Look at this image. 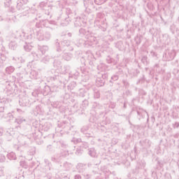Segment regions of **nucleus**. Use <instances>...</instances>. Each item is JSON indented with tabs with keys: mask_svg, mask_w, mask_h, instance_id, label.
Listing matches in <instances>:
<instances>
[{
	"mask_svg": "<svg viewBox=\"0 0 179 179\" xmlns=\"http://www.w3.org/2000/svg\"><path fill=\"white\" fill-rule=\"evenodd\" d=\"M6 72L7 73H13L15 72V67L13 66H8L6 69Z\"/></svg>",
	"mask_w": 179,
	"mask_h": 179,
	"instance_id": "obj_14",
	"label": "nucleus"
},
{
	"mask_svg": "<svg viewBox=\"0 0 179 179\" xmlns=\"http://www.w3.org/2000/svg\"><path fill=\"white\" fill-rule=\"evenodd\" d=\"M51 148H52L51 145H48V150L51 151Z\"/></svg>",
	"mask_w": 179,
	"mask_h": 179,
	"instance_id": "obj_41",
	"label": "nucleus"
},
{
	"mask_svg": "<svg viewBox=\"0 0 179 179\" xmlns=\"http://www.w3.org/2000/svg\"><path fill=\"white\" fill-rule=\"evenodd\" d=\"M106 2V0H94V3L96 5H102V3H104Z\"/></svg>",
	"mask_w": 179,
	"mask_h": 179,
	"instance_id": "obj_22",
	"label": "nucleus"
},
{
	"mask_svg": "<svg viewBox=\"0 0 179 179\" xmlns=\"http://www.w3.org/2000/svg\"><path fill=\"white\" fill-rule=\"evenodd\" d=\"M36 38L38 41H48L51 38V33L48 31H38L36 33Z\"/></svg>",
	"mask_w": 179,
	"mask_h": 179,
	"instance_id": "obj_2",
	"label": "nucleus"
},
{
	"mask_svg": "<svg viewBox=\"0 0 179 179\" xmlns=\"http://www.w3.org/2000/svg\"><path fill=\"white\" fill-rule=\"evenodd\" d=\"M103 85H104V83L101 80V83L98 84V86H103Z\"/></svg>",
	"mask_w": 179,
	"mask_h": 179,
	"instance_id": "obj_40",
	"label": "nucleus"
},
{
	"mask_svg": "<svg viewBox=\"0 0 179 179\" xmlns=\"http://www.w3.org/2000/svg\"><path fill=\"white\" fill-rule=\"evenodd\" d=\"M22 145H26V143H22Z\"/></svg>",
	"mask_w": 179,
	"mask_h": 179,
	"instance_id": "obj_51",
	"label": "nucleus"
},
{
	"mask_svg": "<svg viewBox=\"0 0 179 179\" xmlns=\"http://www.w3.org/2000/svg\"><path fill=\"white\" fill-rule=\"evenodd\" d=\"M31 77L32 78V79H37V78L38 77V73L34 70H32L31 71Z\"/></svg>",
	"mask_w": 179,
	"mask_h": 179,
	"instance_id": "obj_12",
	"label": "nucleus"
},
{
	"mask_svg": "<svg viewBox=\"0 0 179 179\" xmlns=\"http://www.w3.org/2000/svg\"><path fill=\"white\" fill-rule=\"evenodd\" d=\"M1 117H4L5 118H6V116H5V115H2V116Z\"/></svg>",
	"mask_w": 179,
	"mask_h": 179,
	"instance_id": "obj_49",
	"label": "nucleus"
},
{
	"mask_svg": "<svg viewBox=\"0 0 179 179\" xmlns=\"http://www.w3.org/2000/svg\"><path fill=\"white\" fill-rule=\"evenodd\" d=\"M3 134V129H0V136H2Z\"/></svg>",
	"mask_w": 179,
	"mask_h": 179,
	"instance_id": "obj_38",
	"label": "nucleus"
},
{
	"mask_svg": "<svg viewBox=\"0 0 179 179\" xmlns=\"http://www.w3.org/2000/svg\"><path fill=\"white\" fill-rule=\"evenodd\" d=\"M111 79H112V80H114V81L118 80V76H117V75L113 76L111 77Z\"/></svg>",
	"mask_w": 179,
	"mask_h": 179,
	"instance_id": "obj_33",
	"label": "nucleus"
},
{
	"mask_svg": "<svg viewBox=\"0 0 179 179\" xmlns=\"http://www.w3.org/2000/svg\"><path fill=\"white\" fill-rule=\"evenodd\" d=\"M76 26H80V24H79V21L76 20L75 22Z\"/></svg>",
	"mask_w": 179,
	"mask_h": 179,
	"instance_id": "obj_39",
	"label": "nucleus"
},
{
	"mask_svg": "<svg viewBox=\"0 0 179 179\" xmlns=\"http://www.w3.org/2000/svg\"><path fill=\"white\" fill-rule=\"evenodd\" d=\"M23 104H26V102H23Z\"/></svg>",
	"mask_w": 179,
	"mask_h": 179,
	"instance_id": "obj_53",
	"label": "nucleus"
},
{
	"mask_svg": "<svg viewBox=\"0 0 179 179\" xmlns=\"http://www.w3.org/2000/svg\"><path fill=\"white\" fill-rule=\"evenodd\" d=\"M50 61V57L48 56H46L45 57H43L42 59V62H44L45 64H47Z\"/></svg>",
	"mask_w": 179,
	"mask_h": 179,
	"instance_id": "obj_29",
	"label": "nucleus"
},
{
	"mask_svg": "<svg viewBox=\"0 0 179 179\" xmlns=\"http://www.w3.org/2000/svg\"><path fill=\"white\" fill-rule=\"evenodd\" d=\"M0 177H5V167H0Z\"/></svg>",
	"mask_w": 179,
	"mask_h": 179,
	"instance_id": "obj_19",
	"label": "nucleus"
},
{
	"mask_svg": "<svg viewBox=\"0 0 179 179\" xmlns=\"http://www.w3.org/2000/svg\"><path fill=\"white\" fill-rule=\"evenodd\" d=\"M11 3H12V0H6V2H4L5 6H7V8H9Z\"/></svg>",
	"mask_w": 179,
	"mask_h": 179,
	"instance_id": "obj_23",
	"label": "nucleus"
},
{
	"mask_svg": "<svg viewBox=\"0 0 179 179\" xmlns=\"http://www.w3.org/2000/svg\"><path fill=\"white\" fill-rule=\"evenodd\" d=\"M41 25L44 26V27H48V29H51V30H55L57 29V22L55 21H48L45 20L41 22V25L36 23V27H41Z\"/></svg>",
	"mask_w": 179,
	"mask_h": 179,
	"instance_id": "obj_3",
	"label": "nucleus"
},
{
	"mask_svg": "<svg viewBox=\"0 0 179 179\" xmlns=\"http://www.w3.org/2000/svg\"><path fill=\"white\" fill-rule=\"evenodd\" d=\"M74 179H82V176L80 175H76Z\"/></svg>",
	"mask_w": 179,
	"mask_h": 179,
	"instance_id": "obj_35",
	"label": "nucleus"
},
{
	"mask_svg": "<svg viewBox=\"0 0 179 179\" xmlns=\"http://www.w3.org/2000/svg\"><path fill=\"white\" fill-rule=\"evenodd\" d=\"M68 36H69V37H72V34L69 33V34H68Z\"/></svg>",
	"mask_w": 179,
	"mask_h": 179,
	"instance_id": "obj_43",
	"label": "nucleus"
},
{
	"mask_svg": "<svg viewBox=\"0 0 179 179\" xmlns=\"http://www.w3.org/2000/svg\"><path fill=\"white\" fill-rule=\"evenodd\" d=\"M31 55H32V57H34V59L35 61H37L39 58L38 55H37V53H36V52H32Z\"/></svg>",
	"mask_w": 179,
	"mask_h": 179,
	"instance_id": "obj_25",
	"label": "nucleus"
},
{
	"mask_svg": "<svg viewBox=\"0 0 179 179\" xmlns=\"http://www.w3.org/2000/svg\"><path fill=\"white\" fill-rule=\"evenodd\" d=\"M66 156V152H64V154H57L52 157V162H55V163H59L62 159V157H65Z\"/></svg>",
	"mask_w": 179,
	"mask_h": 179,
	"instance_id": "obj_5",
	"label": "nucleus"
},
{
	"mask_svg": "<svg viewBox=\"0 0 179 179\" xmlns=\"http://www.w3.org/2000/svg\"><path fill=\"white\" fill-rule=\"evenodd\" d=\"M7 157L10 160H16V154H15L13 152H11L7 155Z\"/></svg>",
	"mask_w": 179,
	"mask_h": 179,
	"instance_id": "obj_9",
	"label": "nucleus"
},
{
	"mask_svg": "<svg viewBox=\"0 0 179 179\" xmlns=\"http://www.w3.org/2000/svg\"><path fill=\"white\" fill-rule=\"evenodd\" d=\"M124 108H125V107H126V106H125V104L124 105Z\"/></svg>",
	"mask_w": 179,
	"mask_h": 179,
	"instance_id": "obj_56",
	"label": "nucleus"
},
{
	"mask_svg": "<svg viewBox=\"0 0 179 179\" xmlns=\"http://www.w3.org/2000/svg\"><path fill=\"white\" fill-rule=\"evenodd\" d=\"M17 79H19L20 80V79H23V75H22V73H17Z\"/></svg>",
	"mask_w": 179,
	"mask_h": 179,
	"instance_id": "obj_32",
	"label": "nucleus"
},
{
	"mask_svg": "<svg viewBox=\"0 0 179 179\" xmlns=\"http://www.w3.org/2000/svg\"><path fill=\"white\" fill-rule=\"evenodd\" d=\"M88 155L91 156V157H96L97 153L96 152V150L94 148H90L88 152Z\"/></svg>",
	"mask_w": 179,
	"mask_h": 179,
	"instance_id": "obj_8",
	"label": "nucleus"
},
{
	"mask_svg": "<svg viewBox=\"0 0 179 179\" xmlns=\"http://www.w3.org/2000/svg\"><path fill=\"white\" fill-rule=\"evenodd\" d=\"M63 58L65 61H71L72 59V54L69 52H64L63 55Z\"/></svg>",
	"mask_w": 179,
	"mask_h": 179,
	"instance_id": "obj_7",
	"label": "nucleus"
},
{
	"mask_svg": "<svg viewBox=\"0 0 179 179\" xmlns=\"http://www.w3.org/2000/svg\"><path fill=\"white\" fill-rule=\"evenodd\" d=\"M39 50H40L41 52L43 55H44V54H45V52H46V51H48V46H45V45H44V46H40V47H39Z\"/></svg>",
	"mask_w": 179,
	"mask_h": 179,
	"instance_id": "obj_11",
	"label": "nucleus"
},
{
	"mask_svg": "<svg viewBox=\"0 0 179 179\" xmlns=\"http://www.w3.org/2000/svg\"><path fill=\"white\" fill-rule=\"evenodd\" d=\"M62 45H63V47H69V45H71V42L69 41L64 40L62 42Z\"/></svg>",
	"mask_w": 179,
	"mask_h": 179,
	"instance_id": "obj_16",
	"label": "nucleus"
},
{
	"mask_svg": "<svg viewBox=\"0 0 179 179\" xmlns=\"http://www.w3.org/2000/svg\"><path fill=\"white\" fill-rule=\"evenodd\" d=\"M147 58H148L147 57H143L142 61H146Z\"/></svg>",
	"mask_w": 179,
	"mask_h": 179,
	"instance_id": "obj_42",
	"label": "nucleus"
},
{
	"mask_svg": "<svg viewBox=\"0 0 179 179\" xmlns=\"http://www.w3.org/2000/svg\"><path fill=\"white\" fill-rule=\"evenodd\" d=\"M174 128H179V123L178 122H176L174 124Z\"/></svg>",
	"mask_w": 179,
	"mask_h": 179,
	"instance_id": "obj_36",
	"label": "nucleus"
},
{
	"mask_svg": "<svg viewBox=\"0 0 179 179\" xmlns=\"http://www.w3.org/2000/svg\"><path fill=\"white\" fill-rule=\"evenodd\" d=\"M106 61L108 64H113V61H114V59L111 58L110 56H108L106 58Z\"/></svg>",
	"mask_w": 179,
	"mask_h": 179,
	"instance_id": "obj_27",
	"label": "nucleus"
},
{
	"mask_svg": "<svg viewBox=\"0 0 179 179\" xmlns=\"http://www.w3.org/2000/svg\"><path fill=\"white\" fill-rule=\"evenodd\" d=\"M20 166H21V167H23V169H28V167H29V166L24 161H21L20 162Z\"/></svg>",
	"mask_w": 179,
	"mask_h": 179,
	"instance_id": "obj_17",
	"label": "nucleus"
},
{
	"mask_svg": "<svg viewBox=\"0 0 179 179\" xmlns=\"http://www.w3.org/2000/svg\"><path fill=\"white\" fill-rule=\"evenodd\" d=\"M138 115H139V112H137Z\"/></svg>",
	"mask_w": 179,
	"mask_h": 179,
	"instance_id": "obj_55",
	"label": "nucleus"
},
{
	"mask_svg": "<svg viewBox=\"0 0 179 179\" xmlns=\"http://www.w3.org/2000/svg\"><path fill=\"white\" fill-rule=\"evenodd\" d=\"M64 167H65L66 170H69V167H71V164H69L68 162H65L64 164Z\"/></svg>",
	"mask_w": 179,
	"mask_h": 179,
	"instance_id": "obj_30",
	"label": "nucleus"
},
{
	"mask_svg": "<svg viewBox=\"0 0 179 179\" xmlns=\"http://www.w3.org/2000/svg\"><path fill=\"white\" fill-rule=\"evenodd\" d=\"M0 34H1V32H0Z\"/></svg>",
	"mask_w": 179,
	"mask_h": 179,
	"instance_id": "obj_60",
	"label": "nucleus"
},
{
	"mask_svg": "<svg viewBox=\"0 0 179 179\" xmlns=\"http://www.w3.org/2000/svg\"><path fill=\"white\" fill-rule=\"evenodd\" d=\"M24 121H26L25 119H24L23 117H18L17 118L15 119V122L20 125V124H22V122H24Z\"/></svg>",
	"mask_w": 179,
	"mask_h": 179,
	"instance_id": "obj_13",
	"label": "nucleus"
},
{
	"mask_svg": "<svg viewBox=\"0 0 179 179\" xmlns=\"http://www.w3.org/2000/svg\"><path fill=\"white\" fill-rule=\"evenodd\" d=\"M82 154V150L80 149H77L76 151V155H77L78 156Z\"/></svg>",
	"mask_w": 179,
	"mask_h": 179,
	"instance_id": "obj_31",
	"label": "nucleus"
},
{
	"mask_svg": "<svg viewBox=\"0 0 179 179\" xmlns=\"http://www.w3.org/2000/svg\"><path fill=\"white\" fill-rule=\"evenodd\" d=\"M96 82H99V79L96 80Z\"/></svg>",
	"mask_w": 179,
	"mask_h": 179,
	"instance_id": "obj_54",
	"label": "nucleus"
},
{
	"mask_svg": "<svg viewBox=\"0 0 179 179\" xmlns=\"http://www.w3.org/2000/svg\"><path fill=\"white\" fill-rule=\"evenodd\" d=\"M81 131H83V129H82Z\"/></svg>",
	"mask_w": 179,
	"mask_h": 179,
	"instance_id": "obj_58",
	"label": "nucleus"
},
{
	"mask_svg": "<svg viewBox=\"0 0 179 179\" xmlns=\"http://www.w3.org/2000/svg\"><path fill=\"white\" fill-rule=\"evenodd\" d=\"M94 38H95L94 37H91V39H90V40H91V41H92V40H94Z\"/></svg>",
	"mask_w": 179,
	"mask_h": 179,
	"instance_id": "obj_47",
	"label": "nucleus"
},
{
	"mask_svg": "<svg viewBox=\"0 0 179 179\" xmlns=\"http://www.w3.org/2000/svg\"><path fill=\"white\" fill-rule=\"evenodd\" d=\"M20 103H22V100H20Z\"/></svg>",
	"mask_w": 179,
	"mask_h": 179,
	"instance_id": "obj_52",
	"label": "nucleus"
},
{
	"mask_svg": "<svg viewBox=\"0 0 179 179\" xmlns=\"http://www.w3.org/2000/svg\"><path fill=\"white\" fill-rule=\"evenodd\" d=\"M29 0H17L16 8L19 11L20 13L26 15L29 13V10H30V7L27 6V3Z\"/></svg>",
	"mask_w": 179,
	"mask_h": 179,
	"instance_id": "obj_1",
	"label": "nucleus"
},
{
	"mask_svg": "<svg viewBox=\"0 0 179 179\" xmlns=\"http://www.w3.org/2000/svg\"><path fill=\"white\" fill-rule=\"evenodd\" d=\"M39 8L43 10H45V15H50L51 10H52V6L48 5V3L45 1H42L39 3Z\"/></svg>",
	"mask_w": 179,
	"mask_h": 179,
	"instance_id": "obj_4",
	"label": "nucleus"
},
{
	"mask_svg": "<svg viewBox=\"0 0 179 179\" xmlns=\"http://www.w3.org/2000/svg\"><path fill=\"white\" fill-rule=\"evenodd\" d=\"M3 111H5V108L0 107V113H3Z\"/></svg>",
	"mask_w": 179,
	"mask_h": 179,
	"instance_id": "obj_37",
	"label": "nucleus"
},
{
	"mask_svg": "<svg viewBox=\"0 0 179 179\" xmlns=\"http://www.w3.org/2000/svg\"><path fill=\"white\" fill-rule=\"evenodd\" d=\"M32 48L33 46H31L30 44H28L27 43H25V44L24 45V50H25V51H31Z\"/></svg>",
	"mask_w": 179,
	"mask_h": 179,
	"instance_id": "obj_10",
	"label": "nucleus"
},
{
	"mask_svg": "<svg viewBox=\"0 0 179 179\" xmlns=\"http://www.w3.org/2000/svg\"><path fill=\"white\" fill-rule=\"evenodd\" d=\"M7 118H9V120H13V115H12V113H8Z\"/></svg>",
	"mask_w": 179,
	"mask_h": 179,
	"instance_id": "obj_34",
	"label": "nucleus"
},
{
	"mask_svg": "<svg viewBox=\"0 0 179 179\" xmlns=\"http://www.w3.org/2000/svg\"><path fill=\"white\" fill-rule=\"evenodd\" d=\"M1 20H3V18H2V17L0 16V22H1Z\"/></svg>",
	"mask_w": 179,
	"mask_h": 179,
	"instance_id": "obj_45",
	"label": "nucleus"
},
{
	"mask_svg": "<svg viewBox=\"0 0 179 179\" xmlns=\"http://www.w3.org/2000/svg\"><path fill=\"white\" fill-rule=\"evenodd\" d=\"M57 51L59 52V51H61V49H60L59 48H58L57 49Z\"/></svg>",
	"mask_w": 179,
	"mask_h": 179,
	"instance_id": "obj_44",
	"label": "nucleus"
},
{
	"mask_svg": "<svg viewBox=\"0 0 179 179\" xmlns=\"http://www.w3.org/2000/svg\"><path fill=\"white\" fill-rule=\"evenodd\" d=\"M22 177H24V175H22Z\"/></svg>",
	"mask_w": 179,
	"mask_h": 179,
	"instance_id": "obj_57",
	"label": "nucleus"
},
{
	"mask_svg": "<svg viewBox=\"0 0 179 179\" xmlns=\"http://www.w3.org/2000/svg\"><path fill=\"white\" fill-rule=\"evenodd\" d=\"M115 179H118V178H116Z\"/></svg>",
	"mask_w": 179,
	"mask_h": 179,
	"instance_id": "obj_59",
	"label": "nucleus"
},
{
	"mask_svg": "<svg viewBox=\"0 0 179 179\" xmlns=\"http://www.w3.org/2000/svg\"><path fill=\"white\" fill-rule=\"evenodd\" d=\"M69 23H71V19H69V17H66L64 19V20H63V22H61V26H62L63 27H65L66 26H68V24H69Z\"/></svg>",
	"mask_w": 179,
	"mask_h": 179,
	"instance_id": "obj_6",
	"label": "nucleus"
},
{
	"mask_svg": "<svg viewBox=\"0 0 179 179\" xmlns=\"http://www.w3.org/2000/svg\"><path fill=\"white\" fill-rule=\"evenodd\" d=\"M17 46V45H16V42H15V41H11L9 43V48H11V50H16Z\"/></svg>",
	"mask_w": 179,
	"mask_h": 179,
	"instance_id": "obj_15",
	"label": "nucleus"
},
{
	"mask_svg": "<svg viewBox=\"0 0 179 179\" xmlns=\"http://www.w3.org/2000/svg\"><path fill=\"white\" fill-rule=\"evenodd\" d=\"M2 143V140L0 139V145Z\"/></svg>",
	"mask_w": 179,
	"mask_h": 179,
	"instance_id": "obj_48",
	"label": "nucleus"
},
{
	"mask_svg": "<svg viewBox=\"0 0 179 179\" xmlns=\"http://www.w3.org/2000/svg\"><path fill=\"white\" fill-rule=\"evenodd\" d=\"M155 66H157V67L159 66V64H155Z\"/></svg>",
	"mask_w": 179,
	"mask_h": 179,
	"instance_id": "obj_50",
	"label": "nucleus"
},
{
	"mask_svg": "<svg viewBox=\"0 0 179 179\" xmlns=\"http://www.w3.org/2000/svg\"><path fill=\"white\" fill-rule=\"evenodd\" d=\"M79 33L81 36H85V34H86V29L81 28L79 30Z\"/></svg>",
	"mask_w": 179,
	"mask_h": 179,
	"instance_id": "obj_26",
	"label": "nucleus"
},
{
	"mask_svg": "<svg viewBox=\"0 0 179 179\" xmlns=\"http://www.w3.org/2000/svg\"><path fill=\"white\" fill-rule=\"evenodd\" d=\"M64 73H68V72H69V69H71V66H69V65H66V66H64Z\"/></svg>",
	"mask_w": 179,
	"mask_h": 179,
	"instance_id": "obj_28",
	"label": "nucleus"
},
{
	"mask_svg": "<svg viewBox=\"0 0 179 179\" xmlns=\"http://www.w3.org/2000/svg\"><path fill=\"white\" fill-rule=\"evenodd\" d=\"M87 59L89 61H93L94 59V56L92 52H88Z\"/></svg>",
	"mask_w": 179,
	"mask_h": 179,
	"instance_id": "obj_18",
	"label": "nucleus"
},
{
	"mask_svg": "<svg viewBox=\"0 0 179 179\" xmlns=\"http://www.w3.org/2000/svg\"><path fill=\"white\" fill-rule=\"evenodd\" d=\"M6 160V157L3 155H0V163H3Z\"/></svg>",
	"mask_w": 179,
	"mask_h": 179,
	"instance_id": "obj_24",
	"label": "nucleus"
},
{
	"mask_svg": "<svg viewBox=\"0 0 179 179\" xmlns=\"http://www.w3.org/2000/svg\"><path fill=\"white\" fill-rule=\"evenodd\" d=\"M135 41L136 44L139 45L141 43H142V38L141 36H136L135 38Z\"/></svg>",
	"mask_w": 179,
	"mask_h": 179,
	"instance_id": "obj_21",
	"label": "nucleus"
},
{
	"mask_svg": "<svg viewBox=\"0 0 179 179\" xmlns=\"http://www.w3.org/2000/svg\"><path fill=\"white\" fill-rule=\"evenodd\" d=\"M94 99H100V92L98 90H94Z\"/></svg>",
	"mask_w": 179,
	"mask_h": 179,
	"instance_id": "obj_20",
	"label": "nucleus"
},
{
	"mask_svg": "<svg viewBox=\"0 0 179 179\" xmlns=\"http://www.w3.org/2000/svg\"><path fill=\"white\" fill-rule=\"evenodd\" d=\"M22 34H23L24 37H26V34H24V32H22Z\"/></svg>",
	"mask_w": 179,
	"mask_h": 179,
	"instance_id": "obj_46",
	"label": "nucleus"
}]
</instances>
